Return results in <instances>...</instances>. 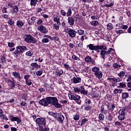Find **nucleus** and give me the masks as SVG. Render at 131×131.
Instances as JSON below:
<instances>
[{"instance_id": "nucleus-1", "label": "nucleus", "mask_w": 131, "mask_h": 131, "mask_svg": "<svg viewBox=\"0 0 131 131\" xmlns=\"http://www.w3.org/2000/svg\"><path fill=\"white\" fill-rule=\"evenodd\" d=\"M39 103L42 106H48L52 104L56 108H62V105L59 103L58 99L55 97H48L46 98H43L39 101Z\"/></svg>"}, {"instance_id": "nucleus-2", "label": "nucleus", "mask_w": 131, "mask_h": 131, "mask_svg": "<svg viewBox=\"0 0 131 131\" xmlns=\"http://www.w3.org/2000/svg\"><path fill=\"white\" fill-rule=\"evenodd\" d=\"M28 51V48L26 46H18L16 47V50L14 52H13V55L16 58L19 57V55H21V53H24Z\"/></svg>"}, {"instance_id": "nucleus-3", "label": "nucleus", "mask_w": 131, "mask_h": 131, "mask_svg": "<svg viewBox=\"0 0 131 131\" xmlns=\"http://www.w3.org/2000/svg\"><path fill=\"white\" fill-rule=\"evenodd\" d=\"M87 48H89V50H91V51H98V50H107V47L103 45L100 46H94L93 44H90L87 46Z\"/></svg>"}, {"instance_id": "nucleus-4", "label": "nucleus", "mask_w": 131, "mask_h": 131, "mask_svg": "<svg viewBox=\"0 0 131 131\" xmlns=\"http://www.w3.org/2000/svg\"><path fill=\"white\" fill-rule=\"evenodd\" d=\"M69 97L70 100H73L74 101H75V102H76V103L77 104H80V103H81V100H80V97L76 94H70L69 95Z\"/></svg>"}, {"instance_id": "nucleus-5", "label": "nucleus", "mask_w": 131, "mask_h": 131, "mask_svg": "<svg viewBox=\"0 0 131 131\" xmlns=\"http://www.w3.org/2000/svg\"><path fill=\"white\" fill-rule=\"evenodd\" d=\"M126 112H127V111L125 108L120 110L119 111V115L118 116V119L119 120H124L125 119Z\"/></svg>"}, {"instance_id": "nucleus-6", "label": "nucleus", "mask_w": 131, "mask_h": 131, "mask_svg": "<svg viewBox=\"0 0 131 131\" xmlns=\"http://www.w3.org/2000/svg\"><path fill=\"white\" fill-rule=\"evenodd\" d=\"M25 41L27 43H36V39L31 35H27L25 38Z\"/></svg>"}, {"instance_id": "nucleus-7", "label": "nucleus", "mask_w": 131, "mask_h": 131, "mask_svg": "<svg viewBox=\"0 0 131 131\" xmlns=\"http://www.w3.org/2000/svg\"><path fill=\"white\" fill-rule=\"evenodd\" d=\"M65 31L67 33H68L70 37H75L76 36V33H77L75 30L70 28L65 29Z\"/></svg>"}, {"instance_id": "nucleus-8", "label": "nucleus", "mask_w": 131, "mask_h": 131, "mask_svg": "<svg viewBox=\"0 0 131 131\" xmlns=\"http://www.w3.org/2000/svg\"><path fill=\"white\" fill-rule=\"evenodd\" d=\"M36 123L40 125H46L47 120L45 118H38L35 120Z\"/></svg>"}, {"instance_id": "nucleus-9", "label": "nucleus", "mask_w": 131, "mask_h": 131, "mask_svg": "<svg viewBox=\"0 0 131 131\" xmlns=\"http://www.w3.org/2000/svg\"><path fill=\"white\" fill-rule=\"evenodd\" d=\"M37 30L40 31V32H42V33H48V29L46 27L42 25L39 26L37 28Z\"/></svg>"}, {"instance_id": "nucleus-10", "label": "nucleus", "mask_w": 131, "mask_h": 131, "mask_svg": "<svg viewBox=\"0 0 131 131\" xmlns=\"http://www.w3.org/2000/svg\"><path fill=\"white\" fill-rule=\"evenodd\" d=\"M72 82L73 83H80V82H81V78L78 77H74L72 79Z\"/></svg>"}, {"instance_id": "nucleus-11", "label": "nucleus", "mask_w": 131, "mask_h": 131, "mask_svg": "<svg viewBox=\"0 0 131 131\" xmlns=\"http://www.w3.org/2000/svg\"><path fill=\"white\" fill-rule=\"evenodd\" d=\"M53 21L54 22H56L57 25H61V23H60V18H59V16L56 15H53Z\"/></svg>"}, {"instance_id": "nucleus-12", "label": "nucleus", "mask_w": 131, "mask_h": 131, "mask_svg": "<svg viewBox=\"0 0 131 131\" xmlns=\"http://www.w3.org/2000/svg\"><path fill=\"white\" fill-rule=\"evenodd\" d=\"M106 51H107V50H101L100 52V58H101V59H105V57H106V55H107Z\"/></svg>"}, {"instance_id": "nucleus-13", "label": "nucleus", "mask_w": 131, "mask_h": 131, "mask_svg": "<svg viewBox=\"0 0 131 131\" xmlns=\"http://www.w3.org/2000/svg\"><path fill=\"white\" fill-rule=\"evenodd\" d=\"M94 75H95L96 77H97L98 79H100V78H102V77H103V73L99 70L97 73L94 74Z\"/></svg>"}, {"instance_id": "nucleus-14", "label": "nucleus", "mask_w": 131, "mask_h": 131, "mask_svg": "<svg viewBox=\"0 0 131 131\" xmlns=\"http://www.w3.org/2000/svg\"><path fill=\"white\" fill-rule=\"evenodd\" d=\"M18 12H19V9H18V7H17L16 5H14L12 10V15H16Z\"/></svg>"}, {"instance_id": "nucleus-15", "label": "nucleus", "mask_w": 131, "mask_h": 131, "mask_svg": "<svg viewBox=\"0 0 131 131\" xmlns=\"http://www.w3.org/2000/svg\"><path fill=\"white\" fill-rule=\"evenodd\" d=\"M31 66L33 69V70H34L35 68H37V69H38V68H40V65L38 64L36 62H33L31 64Z\"/></svg>"}, {"instance_id": "nucleus-16", "label": "nucleus", "mask_w": 131, "mask_h": 131, "mask_svg": "<svg viewBox=\"0 0 131 131\" xmlns=\"http://www.w3.org/2000/svg\"><path fill=\"white\" fill-rule=\"evenodd\" d=\"M16 26L19 28H22L24 26V22L22 21V20H18L17 21Z\"/></svg>"}, {"instance_id": "nucleus-17", "label": "nucleus", "mask_w": 131, "mask_h": 131, "mask_svg": "<svg viewBox=\"0 0 131 131\" xmlns=\"http://www.w3.org/2000/svg\"><path fill=\"white\" fill-rule=\"evenodd\" d=\"M11 121H16L17 123H21V119L19 117H13L11 118Z\"/></svg>"}, {"instance_id": "nucleus-18", "label": "nucleus", "mask_w": 131, "mask_h": 131, "mask_svg": "<svg viewBox=\"0 0 131 131\" xmlns=\"http://www.w3.org/2000/svg\"><path fill=\"white\" fill-rule=\"evenodd\" d=\"M118 88L120 89H125L126 88V82H122L119 83Z\"/></svg>"}, {"instance_id": "nucleus-19", "label": "nucleus", "mask_w": 131, "mask_h": 131, "mask_svg": "<svg viewBox=\"0 0 131 131\" xmlns=\"http://www.w3.org/2000/svg\"><path fill=\"white\" fill-rule=\"evenodd\" d=\"M129 97V94L128 93L124 92L122 94V99L123 100H126Z\"/></svg>"}, {"instance_id": "nucleus-20", "label": "nucleus", "mask_w": 131, "mask_h": 131, "mask_svg": "<svg viewBox=\"0 0 131 131\" xmlns=\"http://www.w3.org/2000/svg\"><path fill=\"white\" fill-rule=\"evenodd\" d=\"M12 75H13L14 77H16V78H17V79H19V80H21V76L19 73L13 72Z\"/></svg>"}, {"instance_id": "nucleus-21", "label": "nucleus", "mask_w": 131, "mask_h": 131, "mask_svg": "<svg viewBox=\"0 0 131 131\" xmlns=\"http://www.w3.org/2000/svg\"><path fill=\"white\" fill-rule=\"evenodd\" d=\"M74 90L75 93H81V90H83V86H81L80 88L75 87Z\"/></svg>"}, {"instance_id": "nucleus-22", "label": "nucleus", "mask_w": 131, "mask_h": 131, "mask_svg": "<svg viewBox=\"0 0 131 131\" xmlns=\"http://www.w3.org/2000/svg\"><path fill=\"white\" fill-rule=\"evenodd\" d=\"M68 23L69 25H73L74 24V18L73 17H69L68 18Z\"/></svg>"}, {"instance_id": "nucleus-23", "label": "nucleus", "mask_w": 131, "mask_h": 131, "mask_svg": "<svg viewBox=\"0 0 131 131\" xmlns=\"http://www.w3.org/2000/svg\"><path fill=\"white\" fill-rule=\"evenodd\" d=\"M98 119L99 121H104V119H105V116L104 115V114L101 113L99 114V116H98Z\"/></svg>"}, {"instance_id": "nucleus-24", "label": "nucleus", "mask_w": 131, "mask_h": 131, "mask_svg": "<svg viewBox=\"0 0 131 131\" xmlns=\"http://www.w3.org/2000/svg\"><path fill=\"white\" fill-rule=\"evenodd\" d=\"M50 130V128L49 127H46L44 126L40 127L38 129V131H49Z\"/></svg>"}, {"instance_id": "nucleus-25", "label": "nucleus", "mask_w": 131, "mask_h": 131, "mask_svg": "<svg viewBox=\"0 0 131 131\" xmlns=\"http://www.w3.org/2000/svg\"><path fill=\"white\" fill-rule=\"evenodd\" d=\"M114 94H115V95H116L117 94H122V89H115L114 90Z\"/></svg>"}, {"instance_id": "nucleus-26", "label": "nucleus", "mask_w": 131, "mask_h": 131, "mask_svg": "<svg viewBox=\"0 0 131 131\" xmlns=\"http://www.w3.org/2000/svg\"><path fill=\"white\" fill-rule=\"evenodd\" d=\"M63 73H64V71L62 70L56 71L55 72V74L57 76H61Z\"/></svg>"}, {"instance_id": "nucleus-27", "label": "nucleus", "mask_w": 131, "mask_h": 131, "mask_svg": "<svg viewBox=\"0 0 131 131\" xmlns=\"http://www.w3.org/2000/svg\"><path fill=\"white\" fill-rule=\"evenodd\" d=\"M99 70L100 68L97 67H95L92 68V71L94 75L95 74V73H97Z\"/></svg>"}, {"instance_id": "nucleus-28", "label": "nucleus", "mask_w": 131, "mask_h": 131, "mask_svg": "<svg viewBox=\"0 0 131 131\" xmlns=\"http://www.w3.org/2000/svg\"><path fill=\"white\" fill-rule=\"evenodd\" d=\"M26 56L28 57H32L33 56V51L30 50L26 53Z\"/></svg>"}, {"instance_id": "nucleus-29", "label": "nucleus", "mask_w": 131, "mask_h": 131, "mask_svg": "<svg viewBox=\"0 0 131 131\" xmlns=\"http://www.w3.org/2000/svg\"><path fill=\"white\" fill-rule=\"evenodd\" d=\"M64 119H65V117H64V116L63 115H60L58 118V121L60 123H62L63 121L64 120Z\"/></svg>"}, {"instance_id": "nucleus-30", "label": "nucleus", "mask_w": 131, "mask_h": 131, "mask_svg": "<svg viewBox=\"0 0 131 131\" xmlns=\"http://www.w3.org/2000/svg\"><path fill=\"white\" fill-rule=\"evenodd\" d=\"M8 23L10 26H14V24H15V21H14L12 18H9Z\"/></svg>"}, {"instance_id": "nucleus-31", "label": "nucleus", "mask_w": 131, "mask_h": 131, "mask_svg": "<svg viewBox=\"0 0 131 131\" xmlns=\"http://www.w3.org/2000/svg\"><path fill=\"white\" fill-rule=\"evenodd\" d=\"M43 71L42 70H40L38 71L37 72H34V74H36L37 76H40L41 74H42Z\"/></svg>"}, {"instance_id": "nucleus-32", "label": "nucleus", "mask_w": 131, "mask_h": 131, "mask_svg": "<svg viewBox=\"0 0 131 131\" xmlns=\"http://www.w3.org/2000/svg\"><path fill=\"white\" fill-rule=\"evenodd\" d=\"M37 0H31V6H34V7H35L37 4Z\"/></svg>"}, {"instance_id": "nucleus-33", "label": "nucleus", "mask_w": 131, "mask_h": 131, "mask_svg": "<svg viewBox=\"0 0 131 131\" xmlns=\"http://www.w3.org/2000/svg\"><path fill=\"white\" fill-rule=\"evenodd\" d=\"M114 52H115L114 49H113L112 48H109L108 51H106V55H110V54H111V53H114Z\"/></svg>"}, {"instance_id": "nucleus-34", "label": "nucleus", "mask_w": 131, "mask_h": 131, "mask_svg": "<svg viewBox=\"0 0 131 131\" xmlns=\"http://www.w3.org/2000/svg\"><path fill=\"white\" fill-rule=\"evenodd\" d=\"M90 24H91L92 26H97L99 24V22L97 20H93L90 23Z\"/></svg>"}, {"instance_id": "nucleus-35", "label": "nucleus", "mask_w": 131, "mask_h": 131, "mask_svg": "<svg viewBox=\"0 0 131 131\" xmlns=\"http://www.w3.org/2000/svg\"><path fill=\"white\" fill-rule=\"evenodd\" d=\"M72 14V11L71 10V8H69L67 12V17H69L71 16Z\"/></svg>"}, {"instance_id": "nucleus-36", "label": "nucleus", "mask_w": 131, "mask_h": 131, "mask_svg": "<svg viewBox=\"0 0 131 131\" xmlns=\"http://www.w3.org/2000/svg\"><path fill=\"white\" fill-rule=\"evenodd\" d=\"M106 118L108 121H112V120L113 119L112 115L110 114H109V115L106 117Z\"/></svg>"}, {"instance_id": "nucleus-37", "label": "nucleus", "mask_w": 131, "mask_h": 131, "mask_svg": "<svg viewBox=\"0 0 131 131\" xmlns=\"http://www.w3.org/2000/svg\"><path fill=\"white\" fill-rule=\"evenodd\" d=\"M107 28L108 30H112V29H113V25L112 24H108L107 25Z\"/></svg>"}, {"instance_id": "nucleus-38", "label": "nucleus", "mask_w": 131, "mask_h": 131, "mask_svg": "<svg viewBox=\"0 0 131 131\" xmlns=\"http://www.w3.org/2000/svg\"><path fill=\"white\" fill-rule=\"evenodd\" d=\"M113 66L114 68H116V69L120 68V67H121V66L120 64H119L117 63H114L113 64Z\"/></svg>"}, {"instance_id": "nucleus-39", "label": "nucleus", "mask_w": 131, "mask_h": 131, "mask_svg": "<svg viewBox=\"0 0 131 131\" xmlns=\"http://www.w3.org/2000/svg\"><path fill=\"white\" fill-rule=\"evenodd\" d=\"M125 75V72L123 71H121L120 73H119L118 75L119 77H123L124 75Z\"/></svg>"}, {"instance_id": "nucleus-40", "label": "nucleus", "mask_w": 131, "mask_h": 131, "mask_svg": "<svg viewBox=\"0 0 131 131\" xmlns=\"http://www.w3.org/2000/svg\"><path fill=\"white\" fill-rule=\"evenodd\" d=\"M81 94L82 95H88V91L84 90V87L83 86V90H81Z\"/></svg>"}, {"instance_id": "nucleus-41", "label": "nucleus", "mask_w": 131, "mask_h": 131, "mask_svg": "<svg viewBox=\"0 0 131 131\" xmlns=\"http://www.w3.org/2000/svg\"><path fill=\"white\" fill-rule=\"evenodd\" d=\"M6 62V56H2L0 60V63H5Z\"/></svg>"}, {"instance_id": "nucleus-42", "label": "nucleus", "mask_w": 131, "mask_h": 131, "mask_svg": "<svg viewBox=\"0 0 131 131\" xmlns=\"http://www.w3.org/2000/svg\"><path fill=\"white\" fill-rule=\"evenodd\" d=\"M85 61L88 62H90L91 61H92V57L90 56H86L85 58Z\"/></svg>"}, {"instance_id": "nucleus-43", "label": "nucleus", "mask_w": 131, "mask_h": 131, "mask_svg": "<svg viewBox=\"0 0 131 131\" xmlns=\"http://www.w3.org/2000/svg\"><path fill=\"white\" fill-rule=\"evenodd\" d=\"M78 33L79 35H82L84 34V31H83V30H78Z\"/></svg>"}, {"instance_id": "nucleus-44", "label": "nucleus", "mask_w": 131, "mask_h": 131, "mask_svg": "<svg viewBox=\"0 0 131 131\" xmlns=\"http://www.w3.org/2000/svg\"><path fill=\"white\" fill-rule=\"evenodd\" d=\"M85 103L86 104L87 106H90L91 105V100L89 99H86L85 100Z\"/></svg>"}, {"instance_id": "nucleus-45", "label": "nucleus", "mask_w": 131, "mask_h": 131, "mask_svg": "<svg viewBox=\"0 0 131 131\" xmlns=\"http://www.w3.org/2000/svg\"><path fill=\"white\" fill-rule=\"evenodd\" d=\"M59 25H56V24H53L54 29L56 30H59V28H60Z\"/></svg>"}, {"instance_id": "nucleus-46", "label": "nucleus", "mask_w": 131, "mask_h": 131, "mask_svg": "<svg viewBox=\"0 0 131 131\" xmlns=\"http://www.w3.org/2000/svg\"><path fill=\"white\" fill-rule=\"evenodd\" d=\"M26 82L27 85H31V84H32V82H31V80L30 79L27 80L26 81Z\"/></svg>"}, {"instance_id": "nucleus-47", "label": "nucleus", "mask_w": 131, "mask_h": 131, "mask_svg": "<svg viewBox=\"0 0 131 131\" xmlns=\"http://www.w3.org/2000/svg\"><path fill=\"white\" fill-rule=\"evenodd\" d=\"M88 121V119H83L81 121V122L82 123V125L83 126L84 124H85V123Z\"/></svg>"}, {"instance_id": "nucleus-48", "label": "nucleus", "mask_w": 131, "mask_h": 131, "mask_svg": "<svg viewBox=\"0 0 131 131\" xmlns=\"http://www.w3.org/2000/svg\"><path fill=\"white\" fill-rule=\"evenodd\" d=\"M63 66L66 69H71V71H73V70H71V68H70V66H69V65L65 64L63 65Z\"/></svg>"}, {"instance_id": "nucleus-49", "label": "nucleus", "mask_w": 131, "mask_h": 131, "mask_svg": "<svg viewBox=\"0 0 131 131\" xmlns=\"http://www.w3.org/2000/svg\"><path fill=\"white\" fill-rule=\"evenodd\" d=\"M72 59H73V60H76L77 61H79V58H78L75 55H73Z\"/></svg>"}, {"instance_id": "nucleus-50", "label": "nucleus", "mask_w": 131, "mask_h": 131, "mask_svg": "<svg viewBox=\"0 0 131 131\" xmlns=\"http://www.w3.org/2000/svg\"><path fill=\"white\" fill-rule=\"evenodd\" d=\"M42 42L43 43H48L49 42V39L48 38H44L42 40Z\"/></svg>"}, {"instance_id": "nucleus-51", "label": "nucleus", "mask_w": 131, "mask_h": 131, "mask_svg": "<svg viewBox=\"0 0 131 131\" xmlns=\"http://www.w3.org/2000/svg\"><path fill=\"white\" fill-rule=\"evenodd\" d=\"M115 109V104H113L111 105V108H110V110H111V111H114Z\"/></svg>"}, {"instance_id": "nucleus-52", "label": "nucleus", "mask_w": 131, "mask_h": 131, "mask_svg": "<svg viewBox=\"0 0 131 131\" xmlns=\"http://www.w3.org/2000/svg\"><path fill=\"white\" fill-rule=\"evenodd\" d=\"M42 23V20L40 18H39L37 21V24L38 25H40Z\"/></svg>"}, {"instance_id": "nucleus-53", "label": "nucleus", "mask_w": 131, "mask_h": 131, "mask_svg": "<svg viewBox=\"0 0 131 131\" xmlns=\"http://www.w3.org/2000/svg\"><path fill=\"white\" fill-rule=\"evenodd\" d=\"M120 81H122V79L121 78H115V82H120Z\"/></svg>"}, {"instance_id": "nucleus-54", "label": "nucleus", "mask_w": 131, "mask_h": 131, "mask_svg": "<svg viewBox=\"0 0 131 131\" xmlns=\"http://www.w3.org/2000/svg\"><path fill=\"white\" fill-rule=\"evenodd\" d=\"M51 115L55 118H57V117H58V114H57V113H52Z\"/></svg>"}, {"instance_id": "nucleus-55", "label": "nucleus", "mask_w": 131, "mask_h": 131, "mask_svg": "<svg viewBox=\"0 0 131 131\" xmlns=\"http://www.w3.org/2000/svg\"><path fill=\"white\" fill-rule=\"evenodd\" d=\"M60 13L62 16H66V12H65L64 10H61Z\"/></svg>"}, {"instance_id": "nucleus-56", "label": "nucleus", "mask_w": 131, "mask_h": 131, "mask_svg": "<svg viewBox=\"0 0 131 131\" xmlns=\"http://www.w3.org/2000/svg\"><path fill=\"white\" fill-rule=\"evenodd\" d=\"M2 117L3 119H5V120H9V119L8 118V117H7V116L4 114L2 115Z\"/></svg>"}, {"instance_id": "nucleus-57", "label": "nucleus", "mask_w": 131, "mask_h": 131, "mask_svg": "<svg viewBox=\"0 0 131 131\" xmlns=\"http://www.w3.org/2000/svg\"><path fill=\"white\" fill-rule=\"evenodd\" d=\"M107 80H109L110 81H115V78H107Z\"/></svg>"}, {"instance_id": "nucleus-58", "label": "nucleus", "mask_w": 131, "mask_h": 131, "mask_svg": "<svg viewBox=\"0 0 131 131\" xmlns=\"http://www.w3.org/2000/svg\"><path fill=\"white\" fill-rule=\"evenodd\" d=\"M10 85H11V89L12 90H14V89H15V83H14L13 82H11L10 83Z\"/></svg>"}, {"instance_id": "nucleus-59", "label": "nucleus", "mask_w": 131, "mask_h": 131, "mask_svg": "<svg viewBox=\"0 0 131 131\" xmlns=\"http://www.w3.org/2000/svg\"><path fill=\"white\" fill-rule=\"evenodd\" d=\"M121 28L122 29H123V30L127 29V28H128V26H127V25H124L121 26Z\"/></svg>"}, {"instance_id": "nucleus-60", "label": "nucleus", "mask_w": 131, "mask_h": 131, "mask_svg": "<svg viewBox=\"0 0 131 131\" xmlns=\"http://www.w3.org/2000/svg\"><path fill=\"white\" fill-rule=\"evenodd\" d=\"M8 45L9 48H13L14 47V43L8 42Z\"/></svg>"}, {"instance_id": "nucleus-61", "label": "nucleus", "mask_w": 131, "mask_h": 131, "mask_svg": "<svg viewBox=\"0 0 131 131\" xmlns=\"http://www.w3.org/2000/svg\"><path fill=\"white\" fill-rule=\"evenodd\" d=\"M59 102L60 103H62V104H67V102H68V101L67 100H61Z\"/></svg>"}, {"instance_id": "nucleus-62", "label": "nucleus", "mask_w": 131, "mask_h": 131, "mask_svg": "<svg viewBox=\"0 0 131 131\" xmlns=\"http://www.w3.org/2000/svg\"><path fill=\"white\" fill-rule=\"evenodd\" d=\"M91 107L89 106V105H87L85 107L84 110L86 111H89V110H91Z\"/></svg>"}, {"instance_id": "nucleus-63", "label": "nucleus", "mask_w": 131, "mask_h": 131, "mask_svg": "<svg viewBox=\"0 0 131 131\" xmlns=\"http://www.w3.org/2000/svg\"><path fill=\"white\" fill-rule=\"evenodd\" d=\"M74 120H78L79 119V116L76 115L74 117Z\"/></svg>"}, {"instance_id": "nucleus-64", "label": "nucleus", "mask_w": 131, "mask_h": 131, "mask_svg": "<svg viewBox=\"0 0 131 131\" xmlns=\"http://www.w3.org/2000/svg\"><path fill=\"white\" fill-rule=\"evenodd\" d=\"M24 78H25L26 81L27 80H29V75H25V76H24Z\"/></svg>"}]
</instances>
